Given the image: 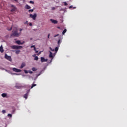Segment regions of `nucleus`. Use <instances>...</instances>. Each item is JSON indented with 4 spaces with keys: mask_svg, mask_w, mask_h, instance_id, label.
<instances>
[{
    "mask_svg": "<svg viewBox=\"0 0 127 127\" xmlns=\"http://www.w3.org/2000/svg\"><path fill=\"white\" fill-rule=\"evenodd\" d=\"M50 20L51 22H52V23H54V24H57V23H58V21L57 20L52 19H51Z\"/></svg>",
    "mask_w": 127,
    "mask_h": 127,
    "instance_id": "nucleus-8",
    "label": "nucleus"
},
{
    "mask_svg": "<svg viewBox=\"0 0 127 127\" xmlns=\"http://www.w3.org/2000/svg\"><path fill=\"white\" fill-rule=\"evenodd\" d=\"M50 49L51 51H55L56 52H57V51H58L59 48H58V47H56L55 49H52V48L51 47H50Z\"/></svg>",
    "mask_w": 127,
    "mask_h": 127,
    "instance_id": "nucleus-9",
    "label": "nucleus"
},
{
    "mask_svg": "<svg viewBox=\"0 0 127 127\" xmlns=\"http://www.w3.org/2000/svg\"><path fill=\"white\" fill-rule=\"evenodd\" d=\"M40 54H41V52H40L38 54H37V55L39 56V55H40Z\"/></svg>",
    "mask_w": 127,
    "mask_h": 127,
    "instance_id": "nucleus-34",
    "label": "nucleus"
},
{
    "mask_svg": "<svg viewBox=\"0 0 127 127\" xmlns=\"http://www.w3.org/2000/svg\"><path fill=\"white\" fill-rule=\"evenodd\" d=\"M7 30H8V31H10L12 30V27H11L10 28L9 27L7 28Z\"/></svg>",
    "mask_w": 127,
    "mask_h": 127,
    "instance_id": "nucleus-19",
    "label": "nucleus"
},
{
    "mask_svg": "<svg viewBox=\"0 0 127 127\" xmlns=\"http://www.w3.org/2000/svg\"><path fill=\"white\" fill-rule=\"evenodd\" d=\"M29 73L30 74H32L33 72H32V71H31V70H29Z\"/></svg>",
    "mask_w": 127,
    "mask_h": 127,
    "instance_id": "nucleus-32",
    "label": "nucleus"
},
{
    "mask_svg": "<svg viewBox=\"0 0 127 127\" xmlns=\"http://www.w3.org/2000/svg\"><path fill=\"white\" fill-rule=\"evenodd\" d=\"M29 25H30V26H32V23H29Z\"/></svg>",
    "mask_w": 127,
    "mask_h": 127,
    "instance_id": "nucleus-35",
    "label": "nucleus"
},
{
    "mask_svg": "<svg viewBox=\"0 0 127 127\" xmlns=\"http://www.w3.org/2000/svg\"><path fill=\"white\" fill-rule=\"evenodd\" d=\"M12 70L14 71V72H16L17 73H18V72H21V70L20 69H18L15 67H14L12 68Z\"/></svg>",
    "mask_w": 127,
    "mask_h": 127,
    "instance_id": "nucleus-7",
    "label": "nucleus"
},
{
    "mask_svg": "<svg viewBox=\"0 0 127 127\" xmlns=\"http://www.w3.org/2000/svg\"><path fill=\"white\" fill-rule=\"evenodd\" d=\"M19 53H20V51L19 50L15 51L16 54H19Z\"/></svg>",
    "mask_w": 127,
    "mask_h": 127,
    "instance_id": "nucleus-20",
    "label": "nucleus"
},
{
    "mask_svg": "<svg viewBox=\"0 0 127 127\" xmlns=\"http://www.w3.org/2000/svg\"><path fill=\"white\" fill-rule=\"evenodd\" d=\"M57 28H58L59 29H60V27H57Z\"/></svg>",
    "mask_w": 127,
    "mask_h": 127,
    "instance_id": "nucleus-40",
    "label": "nucleus"
},
{
    "mask_svg": "<svg viewBox=\"0 0 127 127\" xmlns=\"http://www.w3.org/2000/svg\"><path fill=\"white\" fill-rule=\"evenodd\" d=\"M25 7L26 8V9H30V8H31V7H30V6L28 5V4L26 5Z\"/></svg>",
    "mask_w": 127,
    "mask_h": 127,
    "instance_id": "nucleus-14",
    "label": "nucleus"
},
{
    "mask_svg": "<svg viewBox=\"0 0 127 127\" xmlns=\"http://www.w3.org/2000/svg\"><path fill=\"white\" fill-rule=\"evenodd\" d=\"M2 114H5V113H6V111H5V110H3L2 111Z\"/></svg>",
    "mask_w": 127,
    "mask_h": 127,
    "instance_id": "nucleus-26",
    "label": "nucleus"
},
{
    "mask_svg": "<svg viewBox=\"0 0 127 127\" xmlns=\"http://www.w3.org/2000/svg\"><path fill=\"white\" fill-rule=\"evenodd\" d=\"M4 58L5 59H7V60H8V61H10V62H11V61H12V59H11V57L8 56L6 54H5Z\"/></svg>",
    "mask_w": 127,
    "mask_h": 127,
    "instance_id": "nucleus-3",
    "label": "nucleus"
},
{
    "mask_svg": "<svg viewBox=\"0 0 127 127\" xmlns=\"http://www.w3.org/2000/svg\"><path fill=\"white\" fill-rule=\"evenodd\" d=\"M24 72L25 74H28V71L26 70H24Z\"/></svg>",
    "mask_w": 127,
    "mask_h": 127,
    "instance_id": "nucleus-25",
    "label": "nucleus"
},
{
    "mask_svg": "<svg viewBox=\"0 0 127 127\" xmlns=\"http://www.w3.org/2000/svg\"><path fill=\"white\" fill-rule=\"evenodd\" d=\"M29 92H30V90H27L26 94L24 95V98L26 100L27 99V97H28V94H29Z\"/></svg>",
    "mask_w": 127,
    "mask_h": 127,
    "instance_id": "nucleus-5",
    "label": "nucleus"
},
{
    "mask_svg": "<svg viewBox=\"0 0 127 127\" xmlns=\"http://www.w3.org/2000/svg\"><path fill=\"white\" fill-rule=\"evenodd\" d=\"M31 48H34V50H35V49L36 48H35V46H31Z\"/></svg>",
    "mask_w": 127,
    "mask_h": 127,
    "instance_id": "nucleus-24",
    "label": "nucleus"
},
{
    "mask_svg": "<svg viewBox=\"0 0 127 127\" xmlns=\"http://www.w3.org/2000/svg\"><path fill=\"white\" fill-rule=\"evenodd\" d=\"M16 0H15V1H16Z\"/></svg>",
    "mask_w": 127,
    "mask_h": 127,
    "instance_id": "nucleus-44",
    "label": "nucleus"
},
{
    "mask_svg": "<svg viewBox=\"0 0 127 127\" xmlns=\"http://www.w3.org/2000/svg\"><path fill=\"white\" fill-rule=\"evenodd\" d=\"M49 52H50V55H49L50 58H53V54L52 53V52L50 51Z\"/></svg>",
    "mask_w": 127,
    "mask_h": 127,
    "instance_id": "nucleus-15",
    "label": "nucleus"
},
{
    "mask_svg": "<svg viewBox=\"0 0 127 127\" xmlns=\"http://www.w3.org/2000/svg\"><path fill=\"white\" fill-rule=\"evenodd\" d=\"M50 37V34H49L48 35V38H49Z\"/></svg>",
    "mask_w": 127,
    "mask_h": 127,
    "instance_id": "nucleus-38",
    "label": "nucleus"
},
{
    "mask_svg": "<svg viewBox=\"0 0 127 127\" xmlns=\"http://www.w3.org/2000/svg\"><path fill=\"white\" fill-rule=\"evenodd\" d=\"M62 41L61 40L59 39L58 42V47H60V44H61Z\"/></svg>",
    "mask_w": 127,
    "mask_h": 127,
    "instance_id": "nucleus-16",
    "label": "nucleus"
},
{
    "mask_svg": "<svg viewBox=\"0 0 127 127\" xmlns=\"http://www.w3.org/2000/svg\"><path fill=\"white\" fill-rule=\"evenodd\" d=\"M35 86H36V84L33 83L31 87V89H32L34 87H35Z\"/></svg>",
    "mask_w": 127,
    "mask_h": 127,
    "instance_id": "nucleus-22",
    "label": "nucleus"
},
{
    "mask_svg": "<svg viewBox=\"0 0 127 127\" xmlns=\"http://www.w3.org/2000/svg\"><path fill=\"white\" fill-rule=\"evenodd\" d=\"M36 16H37V14L36 13H34V15H32V14H30V17L31 18H33L34 20L36 19Z\"/></svg>",
    "mask_w": 127,
    "mask_h": 127,
    "instance_id": "nucleus-4",
    "label": "nucleus"
},
{
    "mask_svg": "<svg viewBox=\"0 0 127 127\" xmlns=\"http://www.w3.org/2000/svg\"><path fill=\"white\" fill-rule=\"evenodd\" d=\"M22 46H16V45H13L11 46L12 49H14L15 50H19V49H21L22 48Z\"/></svg>",
    "mask_w": 127,
    "mask_h": 127,
    "instance_id": "nucleus-2",
    "label": "nucleus"
},
{
    "mask_svg": "<svg viewBox=\"0 0 127 127\" xmlns=\"http://www.w3.org/2000/svg\"><path fill=\"white\" fill-rule=\"evenodd\" d=\"M11 7H13L10 10L11 12L15 11L16 10V7L14 5H11Z\"/></svg>",
    "mask_w": 127,
    "mask_h": 127,
    "instance_id": "nucleus-10",
    "label": "nucleus"
},
{
    "mask_svg": "<svg viewBox=\"0 0 127 127\" xmlns=\"http://www.w3.org/2000/svg\"><path fill=\"white\" fill-rule=\"evenodd\" d=\"M7 117H10V118H11V117H12V115L11 114H8L7 115Z\"/></svg>",
    "mask_w": 127,
    "mask_h": 127,
    "instance_id": "nucleus-27",
    "label": "nucleus"
},
{
    "mask_svg": "<svg viewBox=\"0 0 127 127\" xmlns=\"http://www.w3.org/2000/svg\"><path fill=\"white\" fill-rule=\"evenodd\" d=\"M34 60H35L36 61H38V57L35 56V58H34Z\"/></svg>",
    "mask_w": 127,
    "mask_h": 127,
    "instance_id": "nucleus-21",
    "label": "nucleus"
},
{
    "mask_svg": "<svg viewBox=\"0 0 127 127\" xmlns=\"http://www.w3.org/2000/svg\"><path fill=\"white\" fill-rule=\"evenodd\" d=\"M27 23H28V21H26L24 23L25 24H27Z\"/></svg>",
    "mask_w": 127,
    "mask_h": 127,
    "instance_id": "nucleus-37",
    "label": "nucleus"
},
{
    "mask_svg": "<svg viewBox=\"0 0 127 127\" xmlns=\"http://www.w3.org/2000/svg\"><path fill=\"white\" fill-rule=\"evenodd\" d=\"M64 5H65V6L68 5V3H67V2H64Z\"/></svg>",
    "mask_w": 127,
    "mask_h": 127,
    "instance_id": "nucleus-29",
    "label": "nucleus"
},
{
    "mask_svg": "<svg viewBox=\"0 0 127 127\" xmlns=\"http://www.w3.org/2000/svg\"><path fill=\"white\" fill-rule=\"evenodd\" d=\"M32 71H36V70H37V69H36V68H35V67H33L32 68Z\"/></svg>",
    "mask_w": 127,
    "mask_h": 127,
    "instance_id": "nucleus-23",
    "label": "nucleus"
},
{
    "mask_svg": "<svg viewBox=\"0 0 127 127\" xmlns=\"http://www.w3.org/2000/svg\"><path fill=\"white\" fill-rule=\"evenodd\" d=\"M54 9H55V7H53V8H52V10H54Z\"/></svg>",
    "mask_w": 127,
    "mask_h": 127,
    "instance_id": "nucleus-39",
    "label": "nucleus"
},
{
    "mask_svg": "<svg viewBox=\"0 0 127 127\" xmlns=\"http://www.w3.org/2000/svg\"><path fill=\"white\" fill-rule=\"evenodd\" d=\"M17 44H18V45H22V44H23V43H24V42H23L21 43V42L19 40H18V41H16L15 42Z\"/></svg>",
    "mask_w": 127,
    "mask_h": 127,
    "instance_id": "nucleus-11",
    "label": "nucleus"
},
{
    "mask_svg": "<svg viewBox=\"0 0 127 127\" xmlns=\"http://www.w3.org/2000/svg\"><path fill=\"white\" fill-rule=\"evenodd\" d=\"M20 35V33H18V29L16 27L14 28L12 30V33L11 34V37H18Z\"/></svg>",
    "mask_w": 127,
    "mask_h": 127,
    "instance_id": "nucleus-1",
    "label": "nucleus"
},
{
    "mask_svg": "<svg viewBox=\"0 0 127 127\" xmlns=\"http://www.w3.org/2000/svg\"><path fill=\"white\" fill-rule=\"evenodd\" d=\"M34 51H35L36 53H38V51L36 50V48H35V50H34Z\"/></svg>",
    "mask_w": 127,
    "mask_h": 127,
    "instance_id": "nucleus-31",
    "label": "nucleus"
},
{
    "mask_svg": "<svg viewBox=\"0 0 127 127\" xmlns=\"http://www.w3.org/2000/svg\"><path fill=\"white\" fill-rule=\"evenodd\" d=\"M73 8H76V7H73Z\"/></svg>",
    "mask_w": 127,
    "mask_h": 127,
    "instance_id": "nucleus-42",
    "label": "nucleus"
},
{
    "mask_svg": "<svg viewBox=\"0 0 127 127\" xmlns=\"http://www.w3.org/2000/svg\"><path fill=\"white\" fill-rule=\"evenodd\" d=\"M66 32H67V29H64V31H63V35H64V34H65V33H66Z\"/></svg>",
    "mask_w": 127,
    "mask_h": 127,
    "instance_id": "nucleus-18",
    "label": "nucleus"
},
{
    "mask_svg": "<svg viewBox=\"0 0 127 127\" xmlns=\"http://www.w3.org/2000/svg\"><path fill=\"white\" fill-rule=\"evenodd\" d=\"M72 7H73V5H71L69 7V8H72Z\"/></svg>",
    "mask_w": 127,
    "mask_h": 127,
    "instance_id": "nucleus-36",
    "label": "nucleus"
},
{
    "mask_svg": "<svg viewBox=\"0 0 127 127\" xmlns=\"http://www.w3.org/2000/svg\"><path fill=\"white\" fill-rule=\"evenodd\" d=\"M57 36H59V34H57L54 36V37H57Z\"/></svg>",
    "mask_w": 127,
    "mask_h": 127,
    "instance_id": "nucleus-33",
    "label": "nucleus"
},
{
    "mask_svg": "<svg viewBox=\"0 0 127 127\" xmlns=\"http://www.w3.org/2000/svg\"><path fill=\"white\" fill-rule=\"evenodd\" d=\"M20 31L21 32V31H22V29H20Z\"/></svg>",
    "mask_w": 127,
    "mask_h": 127,
    "instance_id": "nucleus-41",
    "label": "nucleus"
},
{
    "mask_svg": "<svg viewBox=\"0 0 127 127\" xmlns=\"http://www.w3.org/2000/svg\"><path fill=\"white\" fill-rule=\"evenodd\" d=\"M30 3H32L33 4L34 3V2L33 1H30Z\"/></svg>",
    "mask_w": 127,
    "mask_h": 127,
    "instance_id": "nucleus-30",
    "label": "nucleus"
},
{
    "mask_svg": "<svg viewBox=\"0 0 127 127\" xmlns=\"http://www.w3.org/2000/svg\"><path fill=\"white\" fill-rule=\"evenodd\" d=\"M61 37H62V38H63V37H62V36H61Z\"/></svg>",
    "mask_w": 127,
    "mask_h": 127,
    "instance_id": "nucleus-43",
    "label": "nucleus"
},
{
    "mask_svg": "<svg viewBox=\"0 0 127 127\" xmlns=\"http://www.w3.org/2000/svg\"><path fill=\"white\" fill-rule=\"evenodd\" d=\"M3 48L2 47V45H1L0 47V52H1V53H3Z\"/></svg>",
    "mask_w": 127,
    "mask_h": 127,
    "instance_id": "nucleus-12",
    "label": "nucleus"
},
{
    "mask_svg": "<svg viewBox=\"0 0 127 127\" xmlns=\"http://www.w3.org/2000/svg\"><path fill=\"white\" fill-rule=\"evenodd\" d=\"M33 10H34L33 9H29L28 11L29 12H30V11H31V12H33Z\"/></svg>",
    "mask_w": 127,
    "mask_h": 127,
    "instance_id": "nucleus-28",
    "label": "nucleus"
},
{
    "mask_svg": "<svg viewBox=\"0 0 127 127\" xmlns=\"http://www.w3.org/2000/svg\"><path fill=\"white\" fill-rule=\"evenodd\" d=\"M6 95H7V94L6 93H2L1 94V96H2V97H3V98H5V97H6Z\"/></svg>",
    "mask_w": 127,
    "mask_h": 127,
    "instance_id": "nucleus-17",
    "label": "nucleus"
},
{
    "mask_svg": "<svg viewBox=\"0 0 127 127\" xmlns=\"http://www.w3.org/2000/svg\"><path fill=\"white\" fill-rule=\"evenodd\" d=\"M25 65H26L25 63H22L21 65L20 68L22 69V68H23V67H25Z\"/></svg>",
    "mask_w": 127,
    "mask_h": 127,
    "instance_id": "nucleus-13",
    "label": "nucleus"
},
{
    "mask_svg": "<svg viewBox=\"0 0 127 127\" xmlns=\"http://www.w3.org/2000/svg\"><path fill=\"white\" fill-rule=\"evenodd\" d=\"M41 61L42 63H43V62H47L48 60L47 59H45L44 57H41Z\"/></svg>",
    "mask_w": 127,
    "mask_h": 127,
    "instance_id": "nucleus-6",
    "label": "nucleus"
}]
</instances>
